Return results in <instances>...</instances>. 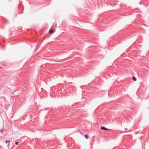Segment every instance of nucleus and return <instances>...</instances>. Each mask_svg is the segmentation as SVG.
I'll use <instances>...</instances> for the list:
<instances>
[{
  "mask_svg": "<svg viewBox=\"0 0 149 149\" xmlns=\"http://www.w3.org/2000/svg\"><path fill=\"white\" fill-rule=\"evenodd\" d=\"M18 142H15V143L16 145H17L18 144Z\"/></svg>",
  "mask_w": 149,
  "mask_h": 149,
  "instance_id": "nucleus-7",
  "label": "nucleus"
},
{
  "mask_svg": "<svg viewBox=\"0 0 149 149\" xmlns=\"http://www.w3.org/2000/svg\"><path fill=\"white\" fill-rule=\"evenodd\" d=\"M54 32V31L53 29H50L49 30V32L51 34L52 33Z\"/></svg>",
  "mask_w": 149,
  "mask_h": 149,
  "instance_id": "nucleus-2",
  "label": "nucleus"
},
{
  "mask_svg": "<svg viewBox=\"0 0 149 149\" xmlns=\"http://www.w3.org/2000/svg\"><path fill=\"white\" fill-rule=\"evenodd\" d=\"M101 129H102V130H109L108 129L105 128L104 127H101Z\"/></svg>",
  "mask_w": 149,
  "mask_h": 149,
  "instance_id": "nucleus-1",
  "label": "nucleus"
},
{
  "mask_svg": "<svg viewBox=\"0 0 149 149\" xmlns=\"http://www.w3.org/2000/svg\"><path fill=\"white\" fill-rule=\"evenodd\" d=\"M14 29H11V31H14Z\"/></svg>",
  "mask_w": 149,
  "mask_h": 149,
  "instance_id": "nucleus-8",
  "label": "nucleus"
},
{
  "mask_svg": "<svg viewBox=\"0 0 149 149\" xmlns=\"http://www.w3.org/2000/svg\"><path fill=\"white\" fill-rule=\"evenodd\" d=\"M22 29V27H21V28H19V29L20 30H21Z\"/></svg>",
  "mask_w": 149,
  "mask_h": 149,
  "instance_id": "nucleus-9",
  "label": "nucleus"
},
{
  "mask_svg": "<svg viewBox=\"0 0 149 149\" xmlns=\"http://www.w3.org/2000/svg\"><path fill=\"white\" fill-rule=\"evenodd\" d=\"M84 136L85 137L86 139H88V135L87 134L85 135H84Z\"/></svg>",
  "mask_w": 149,
  "mask_h": 149,
  "instance_id": "nucleus-3",
  "label": "nucleus"
},
{
  "mask_svg": "<svg viewBox=\"0 0 149 149\" xmlns=\"http://www.w3.org/2000/svg\"><path fill=\"white\" fill-rule=\"evenodd\" d=\"M0 131L2 132V133H3V129H1V130H0Z\"/></svg>",
  "mask_w": 149,
  "mask_h": 149,
  "instance_id": "nucleus-5",
  "label": "nucleus"
},
{
  "mask_svg": "<svg viewBox=\"0 0 149 149\" xmlns=\"http://www.w3.org/2000/svg\"><path fill=\"white\" fill-rule=\"evenodd\" d=\"M132 79L133 80L135 81H136V79L134 77H133Z\"/></svg>",
  "mask_w": 149,
  "mask_h": 149,
  "instance_id": "nucleus-4",
  "label": "nucleus"
},
{
  "mask_svg": "<svg viewBox=\"0 0 149 149\" xmlns=\"http://www.w3.org/2000/svg\"><path fill=\"white\" fill-rule=\"evenodd\" d=\"M16 30H17V31H18V29H17Z\"/></svg>",
  "mask_w": 149,
  "mask_h": 149,
  "instance_id": "nucleus-10",
  "label": "nucleus"
},
{
  "mask_svg": "<svg viewBox=\"0 0 149 149\" xmlns=\"http://www.w3.org/2000/svg\"><path fill=\"white\" fill-rule=\"evenodd\" d=\"M10 141H6V143L9 142Z\"/></svg>",
  "mask_w": 149,
  "mask_h": 149,
  "instance_id": "nucleus-6",
  "label": "nucleus"
}]
</instances>
